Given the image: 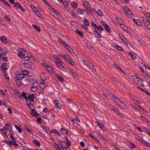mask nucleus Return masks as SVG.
Segmentation results:
<instances>
[{
    "label": "nucleus",
    "instance_id": "412c9836",
    "mask_svg": "<svg viewBox=\"0 0 150 150\" xmlns=\"http://www.w3.org/2000/svg\"><path fill=\"white\" fill-rule=\"evenodd\" d=\"M94 34L96 35V37L97 38H98V39H99V40H98L99 41L100 40V38L101 37V36L99 33L96 30H94Z\"/></svg>",
    "mask_w": 150,
    "mask_h": 150
},
{
    "label": "nucleus",
    "instance_id": "473e14b6",
    "mask_svg": "<svg viewBox=\"0 0 150 150\" xmlns=\"http://www.w3.org/2000/svg\"><path fill=\"white\" fill-rule=\"evenodd\" d=\"M134 21L138 25L141 26L142 25V23L141 22L138 20L134 19Z\"/></svg>",
    "mask_w": 150,
    "mask_h": 150
},
{
    "label": "nucleus",
    "instance_id": "e433bc0d",
    "mask_svg": "<svg viewBox=\"0 0 150 150\" xmlns=\"http://www.w3.org/2000/svg\"><path fill=\"white\" fill-rule=\"evenodd\" d=\"M139 70L143 74H146V75H148V76H149H149L146 73L144 69L142 68L140 66H139Z\"/></svg>",
    "mask_w": 150,
    "mask_h": 150
},
{
    "label": "nucleus",
    "instance_id": "9d476101",
    "mask_svg": "<svg viewBox=\"0 0 150 150\" xmlns=\"http://www.w3.org/2000/svg\"><path fill=\"white\" fill-rule=\"evenodd\" d=\"M51 15L56 19L57 20H59V16L55 10H54V9H52V10L51 11Z\"/></svg>",
    "mask_w": 150,
    "mask_h": 150
},
{
    "label": "nucleus",
    "instance_id": "a878e982",
    "mask_svg": "<svg viewBox=\"0 0 150 150\" xmlns=\"http://www.w3.org/2000/svg\"><path fill=\"white\" fill-rule=\"evenodd\" d=\"M9 127V124L7 123H6L5 126L4 127L3 129H1V131H7Z\"/></svg>",
    "mask_w": 150,
    "mask_h": 150
},
{
    "label": "nucleus",
    "instance_id": "69168bd1",
    "mask_svg": "<svg viewBox=\"0 0 150 150\" xmlns=\"http://www.w3.org/2000/svg\"><path fill=\"white\" fill-rule=\"evenodd\" d=\"M16 84L19 87H20L22 85V83H21V82L19 81H18L16 82Z\"/></svg>",
    "mask_w": 150,
    "mask_h": 150
},
{
    "label": "nucleus",
    "instance_id": "f3484780",
    "mask_svg": "<svg viewBox=\"0 0 150 150\" xmlns=\"http://www.w3.org/2000/svg\"><path fill=\"white\" fill-rule=\"evenodd\" d=\"M8 68V63H6L2 64L1 69L3 70L5 69H7Z\"/></svg>",
    "mask_w": 150,
    "mask_h": 150
},
{
    "label": "nucleus",
    "instance_id": "864d4df0",
    "mask_svg": "<svg viewBox=\"0 0 150 150\" xmlns=\"http://www.w3.org/2000/svg\"><path fill=\"white\" fill-rule=\"evenodd\" d=\"M127 16L132 15H133L132 11L129 9L125 13Z\"/></svg>",
    "mask_w": 150,
    "mask_h": 150
},
{
    "label": "nucleus",
    "instance_id": "f8f14e48",
    "mask_svg": "<svg viewBox=\"0 0 150 150\" xmlns=\"http://www.w3.org/2000/svg\"><path fill=\"white\" fill-rule=\"evenodd\" d=\"M14 93L16 95V96L20 100L23 99V97L20 93L17 90L14 91Z\"/></svg>",
    "mask_w": 150,
    "mask_h": 150
},
{
    "label": "nucleus",
    "instance_id": "79ce46f5",
    "mask_svg": "<svg viewBox=\"0 0 150 150\" xmlns=\"http://www.w3.org/2000/svg\"><path fill=\"white\" fill-rule=\"evenodd\" d=\"M57 77L59 81L62 82L64 81V79L61 76L57 75Z\"/></svg>",
    "mask_w": 150,
    "mask_h": 150
},
{
    "label": "nucleus",
    "instance_id": "f704fd0d",
    "mask_svg": "<svg viewBox=\"0 0 150 150\" xmlns=\"http://www.w3.org/2000/svg\"><path fill=\"white\" fill-rule=\"evenodd\" d=\"M81 37H84V35L83 33L81 32L78 30H76L75 31Z\"/></svg>",
    "mask_w": 150,
    "mask_h": 150
},
{
    "label": "nucleus",
    "instance_id": "f257e3e1",
    "mask_svg": "<svg viewBox=\"0 0 150 150\" xmlns=\"http://www.w3.org/2000/svg\"><path fill=\"white\" fill-rule=\"evenodd\" d=\"M83 4L84 7L87 9V10L85 11L86 12L89 14H91L92 13V11L89 3L87 1H84L83 2Z\"/></svg>",
    "mask_w": 150,
    "mask_h": 150
},
{
    "label": "nucleus",
    "instance_id": "c756f323",
    "mask_svg": "<svg viewBox=\"0 0 150 150\" xmlns=\"http://www.w3.org/2000/svg\"><path fill=\"white\" fill-rule=\"evenodd\" d=\"M32 26L38 32H40L41 31L40 28L39 27L37 26V25L34 24H32Z\"/></svg>",
    "mask_w": 150,
    "mask_h": 150
},
{
    "label": "nucleus",
    "instance_id": "72a5a7b5",
    "mask_svg": "<svg viewBox=\"0 0 150 150\" xmlns=\"http://www.w3.org/2000/svg\"><path fill=\"white\" fill-rule=\"evenodd\" d=\"M115 19L120 24L123 23V21L121 18L118 17H116L115 18Z\"/></svg>",
    "mask_w": 150,
    "mask_h": 150
},
{
    "label": "nucleus",
    "instance_id": "0eeeda50",
    "mask_svg": "<svg viewBox=\"0 0 150 150\" xmlns=\"http://www.w3.org/2000/svg\"><path fill=\"white\" fill-rule=\"evenodd\" d=\"M25 74L21 73L16 75L15 76V78L16 80L20 81L23 79L25 76L26 75Z\"/></svg>",
    "mask_w": 150,
    "mask_h": 150
},
{
    "label": "nucleus",
    "instance_id": "c85d7f7f",
    "mask_svg": "<svg viewBox=\"0 0 150 150\" xmlns=\"http://www.w3.org/2000/svg\"><path fill=\"white\" fill-rule=\"evenodd\" d=\"M128 94H129V95L133 99L136 100L137 102H138V103H140V104H141V103L138 100H137V98L136 97L132 95L129 93Z\"/></svg>",
    "mask_w": 150,
    "mask_h": 150
},
{
    "label": "nucleus",
    "instance_id": "c03bdc74",
    "mask_svg": "<svg viewBox=\"0 0 150 150\" xmlns=\"http://www.w3.org/2000/svg\"><path fill=\"white\" fill-rule=\"evenodd\" d=\"M18 55L21 58H22L24 57V55L21 52H19L18 53Z\"/></svg>",
    "mask_w": 150,
    "mask_h": 150
},
{
    "label": "nucleus",
    "instance_id": "423d86ee",
    "mask_svg": "<svg viewBox=\"0 0 150 150\" xmlns=\"http://www.w3.org/2000/svg\"><path fill=\"white\" fill-rule=\"evenodd\" d=\"M143 22L148 29L150 30V23L145 18H143Z\"/></svg>",
    "mask_w": 150,
    "mask_h": 150
},
{
    "label": "nucleus",
    "instance_id": "e2e57ef3",
    "mask_svg": "<svg viewBox=\"0 0 150 150\" xmlns=\"http://www.w3.org/2000/svg\"><path fill=\"white\" fill-rule=\"evenodd\" d=\"M52 131H53V133H54L57 134L59 136H60V134L59 132L56 129H53L52 130Z\"/></svg>",
    "mask_w": 150,
    "mask_h": 150
},
{
    "label": "nucleus",
    "instance_id": "37998d69",
    "mask_svg": "<svg viewBox=\"0 0 150 150\" xmlns=\"http://www.w3.org/2000/svg\"><path fill=\"white\" fill-rule=\"evenodd\" d=\"M38 88L36 86H33L31 88V90L32 91L35 92L37 90Z\"/></svg>",
    "mask_w": 150,
    "mask_h": 150
},
{
    "label": "nucleus",
    "instance_id": "aec40b11",
    "mask_svg": "<svg viewBox=\"0 0 150 150\" xmlns=\"http://www.w3.org/2000/svg\"><path fill=\"white\" fill-rule=\"evenodd\" d=\"M113 46L115 47V48L120 51H123V50L122 47L120 46L119 45H117L115 43L113 44Z\"/></svg>",
    "mask_w": 150,
    "mask_h": 150
},
{
    "label": "nucleus",
    "instance_id": "4468645a",
    "mask_svg": "<svg viewBox=\"0 0 150 150\" xmlns=\"http://www.w3.org/2000/svg\"><path fill=\"white\" fill-rule=\"evenodd\" d=\"M61 56L68 62L71 59V57L67 54H62L61 55Z\"/></svg>",
    "mask_w": 150,
    "mask_h": 150
},
{
    "label": "nucleus",
    "instance_id": "a211bd4d",
    "mask_svg": "<svg viewBox=\"0 0 150 150\" xmlns=\"http://www.w3.org/2000/svg\"><path fill=\"white\" fill-rule=\"evenodd\" d=\"M120 107L123 109H126L127 108V106L124 103L122 102L121 101L119 103L118 105Z\"/></svg>",
    "mask_w": 150,
    "mask_h": 150
},
{
    "label": "nucleus",
    "instance_id": "ea45409f",
    "mask_svg": "<svg viewBox=\"0 0 150 150\" xmlns=\"http://www.w3.org/2000/svg\"><path fill=\"white\" fill-rule=\"evenodd\" d=\"M33 143L35 145L37 146H40V143L39 142L37 141L36 140H34L33 141Z\"/></svg>",
    "mask_w": 150,
    "mask_h": 150
},
{
    "label": "nucleus",
    "instance_id": "de8ad7c7",
    "mask_svg": "<svg viewBox=\"0 0 150 150\" xmlns=\"http://www.w3.org/2000/svg\"><path fill=\"white\" fill-rule=\"evenodd\" d=\"M22 96H23V98L25 99H27V96H26L27 93L25 92H22L21 93Z\"/></svg>",
    "mask_w": 150,
    "mask_h": 150
},
{
    "label": "nucleus",
    "instance_id": "a18cd8bd",
    "mask_svg": "<svg viewBox=\"0 0 150 150\" xmlns=\"http://www.w3.org/2000/svg\"><path fill=\"white\" fill-rule=\"evenodd\" d=\"M129 55L130 56L132 59L133 60H135L137 58L136 56L134 55L133 54H132L131 52H129Z\"/></svg>",
    "mask_w": 150,
    "mask_h": 150
},
{
    "label": "nucleus",
    "instance_id": "9b49d317",
    "mask_svg": "<svg viewBox=\"0 0 150 150\" xmlns=\"http://www.w3.org/2000/svg\"><path fill=\"white\" fill-rule=\"evenodd\" d=\"M31 112H30V114L33 116L38 117V116L39 114L34 109H31L30 110Z\"/></svg>",
    "mask_w": 150,
    "mask_h": 150
},
{
    "label": "nucleus",
    "instance_id": "b1692460",
    "mask_svg": "<svg viewBox=\"0 0 150 150\" xmlns=\"http://www.w3.org/2000/svg\"><path fill=\"white\" fill-rule=\"evenodd\" d=\"M58 100H54L53 101V103L56 106V107L57 108H59L60 110L61 109V108H60V106H58V105L59 104V102H58Z\"/></svg>",
    "mask_w": 150,
    "mask_h": 150
},
{
    "label": "nucleus",
    "instance_id": "2f4dec72",
    "mask_svg": "<svg viewBox=\"0 0 150 150\" xmlns=\"http://www.w3.org/2000/svg\"><path fill=\"white\" fill-rule=\"evenodd\" d=\"M84 11V10L81 9L79 8H78L77 10V12L79 14L81 15L83 13Z\"/></svg>",
    "mask_w": 150,
    "mask_h": 150
},
{
    "label": "nucleus",
    "instance_id": "4be33fe9",
    "mask_svg": "<svg viewBox=\"0 0 150 150\" xmlns=\"http://www.w3.org/2000/svg\"><path fill=\"white\" fill-rule=\"evenodd\" d=\"M61 131L62 134H67L68 135H69L70 134V133H69V134H68V131L66 130L63 128H62L61 129Z\"/></svg>",
    "mask_w": 150,
    "mask_h": 150
},
{
    "label": "nucleus",
    "instance_id": "393cba45",
    "mask_svg": "<svg viewBox=\"0 0 150 150\" xmlns=\"http://www.w3.org/2000/svg\"><path fill=\"white\" fill-rule=\"evenodd\" d=\"M113 99L115 102L117 103V105H118L120 103L121 101L116 96H114L113 97Z\"/></svg>",
    "mask_w": 150,
    "mask_h": 150
},
{
    "label": "nucleus",
    "instance_id": "20e7f679",
    "mask_svg": "<svg viewBox=\"0 0 150 150\" xmlns=\"http://www.w3.org/2000/svg\"><path fill=\"white\" fill-rule=\"evenodd\" d=\"M134 81L139 85H143L142 80L136 76H134L133 78Z\"/></svg>",
    "mask_w": 150,
    "mask_h": 150
},
{
    "label": "nucleus",
    "instance_id": "052dcab7",
    "mask_svg": "<svg viewBox=\"0 0 150 150\" xmlns=\"http://www.w3.org/2000/svg\"><path fill=\"white\" fill-rule=\"evenodd\" d=\"M84 23L85 24V25H86V26H88L89 25V22L86 19L84 20Z\"/></svg>",
    "mask_w": 150,
    "mask_h": 150
},
{
    "label": "nucleus",
    "instance_id": "5701e85b",
    "mask_svg": "<svg viewBox=\"0 0 150 150\" xmlns=\"http://www.w3.org/2000/svg\"><path fill=\"white\" fill-rule=\"evenodd\" d=\"M35 97L34 94H32L28 96H27V99H30L31 101L33 102L34 99Z\"/></svg>",
    "mask_w": 150,
    "mask_h": 150
},
{
    "label": "nucleus",
    "instance_id": "6e6d98bb",
    "mask_svg": "<svg viewBox=\"0 0 150 150\" xmlns=\"http://www.w3.org/2000/svg\"><path fill=\"white\" fill-rule=\"evenodd\" d=\"M1 1L4 4L8 6L9 7H10V5L6 1H5L4 0H1Z\"/></svg>",
    "mask_w": 150,
    "mask_h": 150
},
{
    "label": "nucleus",
    "instance_id": "774afa93",
    "mask_svg": "<svg viewBox=\"0 0 150 150\" xmlns=\"http://www.w3.org/2000/svg\"><path fill=\"white\" fill-rule=\"evenodd\" d=\"M43 130L47 133H49L48 130L46 128L45 126L42 127Z\"/></svg>",
    "mask_w": 150,
    "mask_h": 150
},
{
    "label": "nucleus",
    "instance_id": "8fccbe9b",
    "mask_svg": "<svg viewBox=\"0 0 150 150\" xmlns=\"http://www.w3.org/2000/svg\"><path fill=\"white\" fill-rule=\"evenodd\" d=\"M121 40L125 43H128V41L127 40L124 36H122V38H121Z\"/></svg>",
    "mask_w": 150,
    "mask_h": 150
},
{
    "label": "nucleus",
    "instance_id": "4d7b16f0",
    "mask_svg": "<svg viewBox=\"0 0 150 150\" xmlns=\"http://www.w3.org/2000/svg\"><path fill=\"white\" fill-rule=\"evenodd\" d=\"M96 28H98V30H100L102 31H103L104 30L102 26L101 25H99L98 26H97V27Z\"/></svg>",
    "mask_w": 150,
    "mask_h": 150
},
{
    "label": "nucleus",
    "instance_id": "6ab92c4d",
    "mask_svg": "<svg viewBox=\"0 0 150 150\" xmlns=\"http://www.w3.org/2000/svg\"><path fill=\"white\" fill-rule=\"evenodd\" d=\"M105 28V30L109 33H110L111 32V29L108 26L107 24H103Z\"/></svg>",
    "mask_w": 150,
    "mask_h": 150
},
{
    "label": "nucleus",
    "instance_id": "a19ab883",
    "mask_svg": "<svg viewBox=\"0 0 150 150\" xmlns=\"http://www.w3.org/2000/svg\"><path fill=\"white\" fill-rule=\"evenodd\" d=\"M71 120L74 123H76L77 124H78V123H77V120H78L79 122L80 121V120L78 119V117H76L74 119H72Z\"/></svg>",
    "mask_w": 150,
    "mask_h": 150
},
{
    "label": "nucleus",
    "instance_id": "58836bf2",
    "mask_svg": "<svg viewBox=\"0 0 150 150\" xmlns=\"http://www.w3.org/2000/svg\"><path fill=\"white\" fill-rule=\"evenodd\" d=\"M54 59L56 60L57 61H59V62H62V61L59 58L58 56L56 55H54L53 56Z\"/></svg>",
    "mask_w": 150,
    "mask_h": 150
},
{
    "label": "nucleus",
    "instance_id": "1a4fd4ad",
    "mask_svg": "<svg viewBox=\"0 0 150 150\" xmlns=\"http://www.w3.org/2000/svg\"><path fill=\"white\" fill-rule=\"evenodd\" d=\"M13 5L16 8L20 9L23 11H25V10L23 8L22 6L19 2L15 3L13 4Z\"/></svg>",
    "mask_w": 150,
    "mask_h": 150
},
{
    "label": "nucleus",
    "instance_id": "bf43d9fd",
    "mask_svg": "<svg viewBox=\"0 0 150 150\" xmlns=\"http://www.w3.org/2000/svg\"><path fill=\"white\" fill-rule=\"evenodd\" d=\"M123 10L125 12V13L127 11L129 10V8L126 6H123L122 7Z\"/></svg>",
    "mask_w": 150,
    "mask_h": 150
},
{
    "label": "nucleus",
    "instance_id": "bb28decb",
    "mask_svg": "<svg viewBox=\"0 0 150 150\" xmlns=\"http://www.w3.org/2000/svg\"><path fill=\"white\" fill-rule=\"evenodd\" d=\"M54 141V146L57 149V150H61V149L59 145L57 143L54 142V140L53 139Z\"/></svg>",
    "mask_w": 150,
    "mask_h": 150
},
{
    "label": "nucleus",
    "instance_id": "49530a36",
    "mask_svg": "<svg viewBox=\"0 0 150 150\" xmlns=\"http://www.w3.org/2000/svg\"><path fill=\"white\" fill-rule=\"evenodd\" d=\"M97 14L100 16H103V14L102 11L100 10H98L97 12Z\"/></svg>",
    "mask_w": 150,
    "mask_h": 150
},
{
    "label": "nucleus",
    "instance_id": "f03ea898",
    "mask_svg": "<svg viewBox=\"0 0 150 150\" xmlns=\"http://www.w3.org/2000/svg\"><path fill=\"white\" fill-rule=\"evenodd\" d=\"M83 64L87 66L89 69H91L93 71H96V70L94 68V65L88 61H86L84 60H83Z\"/></svg>",
    "mask_w": 150,
    "mask_h": 150
},
{
    "label": "nucleus",
    "instance_id": "338daca9",
    "mask_svg": "<svg viewBox=\"0 0 150 150\" xmlns=\"http://www.w3.org/2000/svg\"><path fill=\"white\" fill-rule=\"evenodd\" d=\"M89 136L90 137L92 138L93 139H96V138L93 135L92 133H90L89 134Z\"/></svg>",
    "mask_w": 150,
    "mask_h": 150
},
{
    "label": "nucleus",
    "instance_id": "dca6fc26",
    "mask_svg": "<svg viewBox=\"0 0 150 150\" xmlns=\"http://www.w3.org/2000/svg\"><path fill=\"white\" fill-rule=\"evenodd\" d=\"M56 65L60 69H61L64 68V67L62 65V64H63V62L62 61V62H59V61H57L55 62Z\"/></svg>",
    "mask_w": 150,
    "mask_h": 150
},
{
    "label": "nucleus",
    "instance_id": "3c124183",
    "mask_svg": "<svg viewBox=\"0 0 150 150\" xmlns=\"http://www.w3.org/2000/svg\"><path fill=\"white\" fill-rule=\"evenodd\" d=\"M46 69L49 72L52 73L53 70L52 68L50 66H48Z\"/></svg>",
    "mask_w": 150,
    "mask_h": 150
},
{
    "label": "nucleus",
    "instance_id": "0e129e2a",
    "mask_svg": "<svg viewBox=\"0 0 150 150\" xmlns=\"http://www.w3.org/2000/svg\"><path fill=\"white\" fill-rule=\"evenodd\" d=\"M11 145H13L16 146H18V144H16L15 140H14L12 142Z\"/></svg>",
    "mask_w": 150,
    "mask_h": 150
},
{
    "label": "nucleus",
    "instance_id": "603ef678",
    "mask_svg": "<svg viewBox=\"0 0 150 150\" xmlns=\"http://www.w3.org/2000/svg\"><path fill=\"white\" fill-rule=\"evenodd\" d=\"M15 126L16 129L18 130V132L19 133H21L22 132V130L21 128L16 125H15Z\"/></svg>",
    "mask_w": 150,
    "mask_h": 150
},
{
    "label": "nucleus",
    "instance_id": "39448f33",
    "mask_svg": "<svg viewBox=\"0 0 150 150\" xmlns=\"http://www.w3.org/2000/svg\"><path fill=\"white\" fill-rule=\"evenodd\" d=\"M8 49L6 47H3V48H0V52L1 53L0 55V58L1 56L3 55H5L8 53Z\"/></svg>",
    "mask_w": 150,
    "mask_h": 150
},
{
    "label": "nucleus",
    "instance_id": "13d9d810",
    "mask_svg": "<svg viewBox=\"0 0 150 150\" xmlns=\"http://www.w3.org/2000/svg\"><path fill=\"white\" fill-rule=\"evenodd\" d=\"M26 100V104L27 105L28 104L31 103L32 101L28 99H25Z\"/></svg>",
    "mask_w": 150,
    "mask_h": 150
},
{
    "label": "nucleus",
    "instance_id": "c9c22d12",
    "mask_svg": "<svg viewBox=\"0 0 150 150\" xmlns=\"http://www.w3.org/2000/svg\"><path fill=\"white\" fill-rule=\"evenodd\" d=\"M129 146L131 147L132 148H136V146L133 143L129 142Z\"/></svg>",
    "mask_w": 150,
    "mask_h": 150
},
{
    "label": "nucleus",
    "instance_id": "ddd939ff",
    "mask_svg": "<svg viewBox=\"0 0 150 150\" xmlns=\"http://www.w3.org/2000/svg\"><path fill=\"white\" fill-rule=\"evenodd\" d=\"M65 142L64 141H62L61 142L60 145L63 149H68V147L67 146V145H66V144H65Z\"/></svg>",
    "mask_w": 150,
    "mask_h": 150
},
{
    "label": "nucleus",
    "instance_id": "5fc2aeb1",
    "mask_svg": "<svg viewBox=\"0 0 150 150\" xmlns=\"http://www.w3.org/2000/svg\"><path fill=\"white\" fill-rule=\"evenodd\" d=\"M114 110L121 117H123L124 116L123 115L120 113L117 109H115V110Z\"/></svg>",
    "mask_w": 150,
    "mask_h": 150
},
{
    "label": "nucleus",
    "instance_id": "680f3d73",
    "mask_svg": "<svg viewBox=\"0 0 150 150\" xmlns=\"http://www.w3.org/2000/svg\"><path fill=\"white\" fill-rule=\"evenodd\" d=\"M63 4L65 8L67 7L69 5L67 1H65L63 2Z\"/></svg>",
    "mask_w": 150,
    "mask_h": 150
},
{
    "label": "nucleus",
    "instance_id": "2eb2a0df",
    "mask_svg": "<svg viewBox=\"0 0 150 150\" xmlns=\"http://www.w3.org/2000/svg\"><path fill=\"white\" fill-rule=\"evenodd\" d=\"M33 6L34 8V9H33V11L35 13L37 16L38 17L40 18H42V17H41L42 15L40 13L39 11L37 10L36 8L34 6Z\"/></svg>",
    "mask_w": 150,
    "mask_h": 150
},
{
    "label": "nucleus",
    "instance_id": "cd10ccee",
    "mask_svg": "<svg viewBox=\"0 0 150 150\" xmlns=\"http://www.w3.org/2000/svg\"><path fill=\"white\" fill-rule=\"evenodd\" d=\"M0 40L2 42H4L5 43L6 42H7V39L4 36H2L1 37Z\"/></svg>",
    "mask_w": 150,
    "mask_h": 150
},
{
    "label": "nucleus",
    "instance_id": "7c9ffc66",
    "mask_svg": "<svg viewBox=\"0 0 150 150\" xmlns=\"http://www.w3.org/2000/svg\"><path fill=\"white\" fill-rule=\"evenodd\" d=\"M71 5L72 7L74 8H76L78 6L76 2L74 1H72L71 2Z\"/></svg>",
    "mask_w": 150,
    "mask_h": 150
},
{
    "label": "nucleus",
    "instance_id": "7ed1b4c3",
    "mask_svg": "<svg viewBox=\"0 0 150 150\" xmlns=\"http://www.w3.org/2000/svg\"><path fill=\"white\" fill-rule=\"evenodd\" d=\"M137 139L138 141L140 142L146 146L150 147V144L146 142L144 139H142L140 136L137 135Z\"/></svg>",
    "mask_w": 150,
    "mask_h": 150
},
{
    "label": "nucleus",
    "instance_id": "6e6552de",
    "mask_svg": "<svg viewBox=\"0 0 150 150\" xmlns=\"http://www.w3.org/2000/svg\"><path fill=\"white\" fill-rule=\"evenodd\" d=\"M23 64L28 68H30L32 70L35 69V67L33 64L31 62H28V63H24Z\"/></svg>",
    "mask_w": 150,
    "mask_h": 150
},
{
    "label": "nucleus",
    "instance_id": "09e8293b",
    "mask_svg": "<svg viewBox=\"0 0 150 150\" xmlns=\"http://www.w3.org/2000/svg\"><path fill=\"white\" fill-rule=\"evenodd\" d=\"M67 49L71 53H73L75 54L76 55V54L74 52L73 50L69 46L68 47H67Z\"/></svg>",
    "mask_w": 150,
    "mask_h": 150
},
{
    "label": "nucleus",
    "instance_id": "4c0bfd02",
    "mask_svg": "<svg viewBox=\"0 0 150 150\" xmlns=\"http://www.w3.org/2000/svg\"><path fill=\"white\" fill-rule=\"evenodd\" d=\"M113 65L115 66L117 69H118L119 70H120V71H121L123 73L125 74V72L122 70L119 66H117V64H114Z\"/></svg>",
    "mask_w": 150,
    "mask_h": 150
}]
</instances>
